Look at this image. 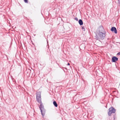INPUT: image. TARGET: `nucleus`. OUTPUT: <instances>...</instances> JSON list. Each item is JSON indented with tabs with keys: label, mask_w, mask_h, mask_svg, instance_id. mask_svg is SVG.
Instances as JSON below:
<instances>
[{
	"label": "nucleus",
	"mask_w": 120,
	"mask_h": 120,
	"mask_svg": "<svg viewBox=\"0 0 120 120\" xmlns=\"http://www.w3.org/2000/svg\"><path fill=\"white\" fill-rule=\"evenodd\" d=\"M99 36L98 37L97 35L95 36V39L100 41V40H102L104 39L105 36V33H98Z\"/></svg>",
	"instance_id": "nucleus-1"
},
{
	"label": "nucleus",
	"mask_w": 120,
	"mask_h": 120,
	"mask_svg": "<svg viewBox=\"0 0 120 120\" xmlns=\"http://www.w3.org/2000/svg\"><path fill=\"white\" fill-rule=\"evenodd\" d=\"M40 103V105L39 106V107L41 110V112L42 116H44L45 115V110L44 108V106L43 105L42 102Z\"/></svg>",
	"instance_id": "nucleus-2"
},
{
	"label": "nucleus",
	"mask_w": 120,
	"mask_h": 120,
	"mask_svg": "<svg viewBox=\"0 0 120 120\" xmlns=\"http://www.w3.org/2000/svg\"><path fill=\"white\" fill-rule=\"evenodd\" d=\"M109 110V111L108 112V114L109 116H110L112 113H115L116 111V109L112 107L110 108Z\"/></svg>",
	"instance_id": "nucleus-3"
},
{
	"label": "nucleus",
	"mask_w": 120,
	"mask_h": 120,
	"mask_svg": "<svg viewBox=\"0 0 120 120\" xmlns=\"http://www.w3.org/2000/svg\"><path fill=\"white\" fill-rule=\"evenodd\" d=\"M37 101L39 103L42 102L41 101V93L40 92H38L36 94Z\"/></svg>",
	"instance_id": "nucleus-4"
},
{
	"label": "nucleus",
	"mask_w": 120,
	"mask_h": 120,
	"mask_svg": "<svg viewBox=\"0 0 120 120\" xmlns=\"http://www.w3.org/2000/svg\"><path fill=\"white\" fill-rule=\"evenodd\" d=\"M105 33V30L102 26H100L99 28V31L98 33Z\"/></svg>",
	"instance_id": "nucleus-5"
},
{
	"label": "nucleus",
	"mask_w": 120,
	"mask_h": 120,
	"mask_svg": "<svg viewBox=\"0 0 120 120\" xmlns=\"http://www.w3.org/2000/svg\"><path fill=\"white\" fill-rule=\"evenodd\" d=\"M111 30L115 34H117V31L116 28L114 27H112L111 29Z\"/></svg>",
	"instance_id": "nucleus-6"
},
{
	"label": "nucleus",
	"mask_w": 120,
	"mask_h": 120,
	"mask_svg": "<svg viewBox=\"0 0 120 120\" xmlns=\"http://www.w3.org/2000/svg\"><path fill=\"white\" fill-rule=\"evenodd\" d=\"M118 60V58L114 56L112 58V61L113 62H115L116 61H117Z\"/></svg>",
	"instance_id": "nucleus-7"
},
{
	"label": "nucleus",
	"mask_w": 120,
	"mask_h": 120,
	"mask_svg": "<svg viewBox=\"0 0 120 120\" xmlns=\"http://www.w3.org/2000/svg\"><path fill=\"white\" fill-rule=\"evenodd\" d=\"M79 23L80 25L81 26L82 25L83 23L82 20L81 19L79 20Z\"/></svg>",
	"instance_id": "nucleus-8"
},
{
	"label": "nucleus",
	"mask_w": 120,
	"mask_h": 120,
	"mask_svg": "<svg viewBox=\"0 0 120 120\" xmlns=\"http://www.w3.org/2000/svg\"><path fill=\"white\" fill-rule=\"evenodd\" d=\"M53 104L54 106L56 107H57L58 106V105L56 101H54L53 102Z\"/></svg>",
	"instance_id": "nucleus-9"
},
{
	"label": "nucleus",
	"mask_w": 120,
	"mask_h": 120,
	"mask_svg": "<svg viewBox=\"0 0 120 120\" xmlns=\"http://www.w3.org/2000/svg\"><path fill=\"white\" fill-rule=\"evenodd\" d=\"M82 29L83 30V31H85V29L84 26H82Z\"/></svg>",
	"instance_id": "nucleus-10"
},
{
	"label": "nucleus",
	"mask_w": 120,
	"mask_h": 120,
	"mask_svg": "<svg viewBox=\"0 0 120 120\" xmlns=\"http://www.w3.org/2000/svg\"><path fill=\"white\" fill-rule=\"evenodd\" d=\"M118 4L119 5H120V0H118Z\"/></svg>",
	"instance_id": "nucleus-11"
},
{
	"label": "nucleus",
	"mask_w": 120,
	"mask_h": 120,
	"mask_svg": "<svg viewBox=\"0 0 120 120\" xmlns=\"http://www.w3.org/2000/svg\"><path fill=\"white\" fill-rule=\"evenodd\" d=\"M24 1L26 3H27L28 2L27 0H24Z\"/></svg>",
	"instance_id": "nucleus-12"
},
{
	"label": "nucleus",
	"mask_w": 120,
	"mask_h": 120,
	"mask_svg": "<svg viewBox=\"0 0 120 120\" xmlns=\"http://www.w3.org/2000/svg\"><path fill=\"white\" fill-rule=\"evenodd\" d=\"M75 19L77 21H78V19L77 17L75 18Z\"/></svg>",
	"instance_id": "nucleus-13"
},
{
	"label": "nucleus",
	"mask_w": 120,
	"mask_h": 120,
	"mask_svg": "<svg viewBox=\"0 0 120 120\" xmlns=\"http://www.w3.org/2000/svg\"><path fill=\"white\" fill-rule=\"evenodd\" d=\"M117 55L118 56L120 55V52L118 53L117 54Z\"/></svg>",
	"instance_id": "nucleus-14"
},
{
	"label": "nucleus",
	"mask_w": 120,
	"mask_h": 120,
	"mask_svg": "<svg viewBox=\"0 0 120 120\" xmlns=\"http://www.w3.org/2000/svg\"><path fill=\"white\" fill-rule=\"evenodd\" d=\"M68 65H70V64L69 63H68Z\"/></svg>",
	"instance_id": "nucleus-15"
}]
</instances>
